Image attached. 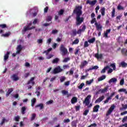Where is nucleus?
Wrapping results in <instances>:
<instances>
[{
    "mask_svg": "<svg viewBox=\"0 0 127 127\" xmlns=\"http://www.w3.org/2000/svg\"><path fill=\"white\" fill-rule=\"evenodd\" d=\"M82 5L76 6L75 9L73 10V13H75L76 15V25H80V24H81L84 21V17H80L82 13Z\"/></svg>",
    "mask_w": 127,
    "mask_h": 127,
    "instance_id": "f257e3e1",
    "label": "nucleus"
},
{
    "mask_svg": "<svg viewBox=\"0 0 127 127\" xmlns=\"http://www.w3.org/2000/svg\"><path fill=\"white\" fill-rule=\"evenodd\" d=\"M60 50L62 56H65L68 54V50L65 47L64 45L62 44L60 47Z\"/></svg>",
    "mask_w": 127,
    "mask_h": 127,
    "instance_id": "f03ea898",
    "label": "nucleus"
},
{
    "mask_svg": "<svg viewBox=\"0 0 127 127\" xmlns=\"http://www.w3.org/2000/svg\"><path fill=\"white\" fill-rule=\"evenodd\" d=\"M63 70L61 68L60 66H58L57 67H55L53 71L52 72V74H58V73H61Z\"/></svg>",
    "mask_w": 127,
    "mask_h": 127,
    "instance_id": "7ed1b4c3",
    "label": "nucleus"
},
{
    "mask_svg": "<svg viewBox=\"0 0 127 127\" xmlns=\"http://www.w3.org/2000/svg\"><path fill=\"white\" fill-rule=\"evenodd\" d=\"M115 108H116V106H115L114 105H113L111 106V107L109 108L108 111H107L106 113V116L108 117V116H110L111 114L114 112V110H115Z\"/></svg>",
    "mask_w": 127,
    "mask_h": 127,
    "instance_id": "20e7f679",
    "label": "nucleus"
},
{
    "mask_svg": "<svg viewBox=\"0 0 127 127\" xmlns=\"http://www.w3.org/2000/svg\"><path fill=\"white\" fill-rule=\"evenodd\" d=\"M35 28V26H32L31 27H29L28 26H25L23 27L22 31V32H26V31H28V30H31V29H34Z\"/></svg>",
    "mask_w": 127,
    "mask_h": 127,
    "instance_id": "39448f33",
    "label": "nucleus"
},
{
    "mask_svg": "<svg viewBox=\"0 0 127 127\" xmlns=\"http://www.w3.org/2000/svg\"><path fill=\"white\" fill-rule=\"evenodd\" d=\"M91 99V95H88L85 99L83 104H85L86 106H89L90 105V101L89 100Z\"/></svg>",
    "mask_w": 127,
    "mask_h": 127,
    "instance_id": "423d86ee",
    "label": "nucleus"
},
{
    "mask_svg": "<svg viewBox=\"0 0 127 127\" xmlns=\"http://www.w3.org/2000/svg\"><path fill=\"white\" fill-rule=\"evenodd\" d=\"M10 78L13 81H14L15 82H16V81H18V80H19V77H18V75H17L16 74H13L11 76Z\"/></svg>",
    "mask_w": 127,
    "mask_h": 127,
    "instance_id": "0eeeda50",
    "label": "nucleus"
},
{
    "mask_svg": "<svg viewBox=\"0 0 127 127\" xmlns=\"http://www.w3.org/2000/svg\"><path fill=\"white\" fill-rule=\"evenodd\" d=\"M98 0H93L92 1H90L89 0H87L86 1V4H90V5H95L96 3H97Z\"/></svg>",
    "mask_w": 127,
    "mask_h": 127,
    "instance_id": "6e6552de",
    "label": "nucleus"
},
{
    "mask_svg": "<svg viewBox=\"0 0 127 127\" xmlns=\"http://www.w3.org/2000/svg\"><path fill=\"white\" fill-rule=\"evenodd\" d=\"M115 95H116V92H113L110 96L108 97L105 101H104V104L109 103V101H110V100H112V98H113Z\"/></svg>",
    "mask_w": 127,
    "mask_h": 127,
    "instance_id": "1a4fd4ad",
    "label": "nucleus"
},
{
    "mask_svg": "<svg viewBox=\"0 0 127 127\" xmlns=\"http://www.w3.org/2000/svg\"><path fill=\"white\" fill-rule=\"evenodd\" d=\"M16 50V54H20V52H21V50H22V47H21V45H19L17 46Z\"/></svg>",
    "mask_w": 127,
    "mask_h": 127,
    "instance_id": "9d476101",
    "label": "nucleus"
},
{
    "mask_svg": "<svg viewBox=\"0 0 127 127\" xmlns=\"http://www.w3.org/2000/svg\"><path fill=\"white\" fill-rule=\"evenodd\" d=\"M104 99L105 96L102 95V96L99 97V98L95 101V103L97 104V103H101V102H102V101H103V100Z\"/></svg>",
    "mask_w": 127,
    "mask_h": 127,
    "instance_id": "9b49d317",
    "label": "nucleus"
},
{
    "mask_svg": "<svg viewBox=\"0 0 127 127\" xmlns=\"http://www.w3.org/2000/svg\"><path fill=\"white\" fill-rule=\"evenodd\" d=\"M121 53L123 56H126L127 57V49L123 48L121 50Z\"/></svg>",
    "mask_w": 127,
    "mask_h": 127,
    "instance_id": "f8f14e48",
    "label": "nucleus"
},
{
    "mask_svg": "<svg viewBox=\"0 0 127 127\" xmlns=\"http://www.w3.org/2000/svg\"><path fill=\"white\" fill-rule=\"evenodd\" d=\"M99 109H100V105H95L93 108V113H98V112H99Z\"/></svg>",
    "mask_w": 127,
    "mask_h": 127,
    "instance_id": "ddd939ff",
    "label": "nucleus"
},
{
    "mask_svg": "<svg viewBox=\"0 0 127 127\" xmlns=\"http://www.w3.org/2000/svg\"><path fill=\"white\" fill-rule=\"evenodd\" d=\"M95 25L98 31H99L100 29L101 30H102V29L103 28V27L102 26V25H101V24H98V22H96L95 23Z\"/></svg>",
    "mask_w": 127,
    "mask_h": 127,
    "instance_id": "4468645a",
    "label": "nucleus"
},
{
    "mask_svg": "<svg viewBox=\"0 0 127 127\" xmlns=\"http://www.w3.org/2000/svg\"><path fill=\"white\" fill-rule=\"evenodd\" d=\"M35 108L36 109L37 108H40V110H42L44 109V105H43V103H40L39 104H38L35 106Z\"/></svg>",
    "mask_w": 127,
    "mask_h": 127,
    "instance_id": "2eb2a0df",
    "label": "nucleus"
},
{
    "mask_svg": "<svg viewBox=\"0 0 127 127\" xmlns=\"http://www.w3.org/2000/svg\"><path fill=\"white\" fill-rule=\"evenodd\" d=\"M111 33V29H108L106 30V32L104 33V37H105L106 38H108V37H109L108 36V35L109 34V33Z\"/></svg>",
    "mask_w": 127,
    "mask_h": 127,
    "instance_id": "dca6fc26",
    "label": "nucleus"
},
{
    "mask_svg": "<svg viewBox=\"0 0 127 127\" xmlns=\"http://www.w3.org/2000/svg\"><path fill=\"white\" fill-rule=\"evenodd\" d=\"M78 102V99L76 97H73L71 100V103L72 104H74Z\"/></svg>",
    "mask_w": 127,
    "mask_h": 127,
    "instance_id": "f3484780",
    "label": "nucleus"
},
{
    "mask_svg": "<svg viewBox=\"0 0 127 127\" xmlns=\"http://www.w3.org/2000/svg\"><path fill=\"white\" fill-rule=\"evenodd\" d=\"M13 91V88H9L8 89L7 92L6 93V96L8 97L9 96V95H10V94H11L12 92Z\"/></svg>",
    "mask_w": 127,
    "mask_h": 127,
    "instance_id": "a211bd4d",
    "label": "nucleus"
},
{
    "mask_svg": "<svg viewBox=\"0 0 127 127\" xmlns=\"http://www.w3.org/2000/svg\"><path fill=\"white\" fill-rule=\"evenodd\" d=\"M31 107H34V105H35V103H36V98H33V99H32L31 100Z\"/></svg>",
    "mask_w": 127,
    "mask_h": 127,
    "instance_id": "6ab92c4d",
    "label": "nucleus"
},
{
    "mask_svg": "<svg viewBox=\"0 0 127 127\" xmlns=\"http://www.w3.org/2000/svg\"><path fill=\"white\" fill-rule=\"evenodd\" d=\"M87 64H88V62H87V61H84L80 65V67L81 68H83V67H85V66H86V65H87Z\"/></svg>",
    "mask_w": 127,
    "mask_h": 127,
    "instance_id": "aec40b11",
    "label": "nucleus"
},
{
    "mask_svg": "<svg viewBox=\"0 0 127 127\" xmlns=\"http://www.w3.org/2000/svg\"><path fill=\"white\" fill-rule=\"evenodd\" d=\"M10 54L9 52H7L6 54L4 56V61H6L8 59V56Z\"/></svg>",
    "mask_w": 127,
    "mask_h": 127,
    "instance_id": "412c9836",
    "label": "nucleus"
},
{
    "mask_svg": "<svg viewBox=\"0 0 127 127\" xmlns=\"http://www.w3.org/2000/svg\"><path fill=\"white\" fill-rule=\"evenodd\" d=\"M116 82H118V79L116 78H112L109 81V83L111 84V83H116Z\"/></svg>",
    "mask_w": 127,
    "mask_h": 127,
    "instance_id": "4be33fe9",
    "label": "nucleus"
},
{
    "mask_svg": "<svg viewBox=\"0 0 127 127\" xmlns=\"http://www.w3.org/2000/svg\"><path fill=\"white\" fill-rule=\"evenodd\" d=\"M109 68H110V66H109V65H107V66L104 67V68L101 71L100 73L101 74L106 73V70H107V69H109Z\"/></svg>",
    "mask_w": 127,
    "mask_h": 127,
    "instance_id": "5701e85b",
    "label": "nucleus"
},
{
    "mask_svg": "<svg viewBox=\"0 0 127 127\" xmlns=\"http://www.w3.org/2000/svg\"><path fill=\"white\" fill-rule=\"evenodd\" d=\"M105 10H106V8H105L104 7L101 8L100 11H101V15H102V16H104V15H105Z\"/></svg>",
    "mask_w": 127,
    "mask_h": 127,
    "instance_id": "b1692460",
    "label": "nucleus"
},
{
    "mask_svg": "<svg viewBox=\"0 0 127 127\" xmlns=\"http://www.w3.org/2000/svg\"><path fill=\"white\" fill-rule=\"evenodd\" d=\"M118 92L119 93H122V92H123V93H125V94H127V89H125V88H121L120 89H119L118 90Z\"/></svg>",
    "mask_w": 127,
    "mask_h": 127,
    "instance_id": "393cba45",
    "label": "nucleus"
},
{
    "mask_svg": "<svg viewBox=\"0 0 127 127\" xmlns=\"http://www.w3.org/2000/svg\"><path fill=\"white\" fill-rule=\"evenodd\" d=\"M59 59L58 58H56L52 61L53 64H57L59 62Z\"/></svg>",
    "mask_w": 127,
    "mask_h": 127,
    "instance_id": "a878e982",
    "label": "nucleus"
},
{
    "mask_svg": "<svg viewBox=\"0 0 127 127\" xmlns=\"http://www.w3.org/2000/svg\"><path fill=\"white\" fill-rule=\"evenodd\" d=\"M25 111H26V107H22L21 109V112L22 115H24L25 114Z\"/></svg>",
    "mask_w": 127,
    "mask_h": 127,
    "instance_id": "bb28decb",
    "label": "nucleus"
},
{
    "mask_svg": "<svg viewBox=\"0 0 127 127\" xmlns=\"http://www.w3.org/2000/svg\"><path fill=\"white\" fill-rule=\"evenodd\" d=\"M52 48H50L47 50L44 51L43 53V54H44V53H46V55H48V54H49V52H50V51H52Z\"/></svg>",
    "mask_w": 127,
    "mask_h": 127,
    "instance_id": "cd10ccee",
    "label": "nucleus"
},
{
    "mask_svg": "<svg viewBox=\"0 0 127 127\" xmlns=\"http://www.w3.org/2000/svg\"><path fill=\"white\" fill-rule=\"evenodd\" d=\"M95 57L97 58V59H101L102 57H103V55H102V54L99 55L97 53L95 55Z\"/></svg>",
    "mask_w": 127,
    "mask_h": 127,
    "instance_id": "c85d7f7f",
    "label": "nucleus"
},
{
    "mask_svg": "<svg viewBox=\"0 0 127 127\" xmlns=\"http://www.w3.org/2000/svg\"><path fill=\"white\" fill-rule=\"evenodd\" d=\"M115 13H116V8L115 7H113L112 13H111L112 17H115Z\"/></svg>",
    "mask_w": 127,
    "mask_h": 127,
    "instance_id": "c756f323",
    "label": "nucleus"
},
{
    "mask_svg": "<svg viewBox=\"0 0 127 127\" xmlns=\"http://www.w3.org/2000/svg\"><path fill=\"white\" fill-rule=\"evenodd\" d=\"M121 65L123 68H125L126 67H127V64L125 62H122L121 63Z\"/></svg>",
    "mask_w": 127,
    "mask_h": 127,
    "instance_id": "7c9ffc66",
    "label": "nucleus"
},
{
    "mask_svg": "<svg viewBox=\"0 0 127 127\" xmlns=\"http://www.w3.org/2000/svg\"><path fill=\"white\" fill-rule=\"evenodd\" d=\"M10 34H11L10 32H8L7 33H6L5 34H3L2 35V36H3V37H8V36H9V35H10Z\"/></svg>",
    "mask_w": 127,
    "mask_h": 127,
    "instance_id": "2f4dec72",
    "label": "nucleus"
},
{
    "mask_svg": "<svg viewBox=\"0 0 127 127\" xmlns=\"http://www.w3.org/2000/svg\"><path fill=\"white\" fill-rule=\"evenodd\" d=\"M95 41H96V38L94 37L90 40H88V42H89V43H94Z\"/></svg>",
    "mask_w": 127,
    "mask_h": 127,
    "instance_id": "473e14b6",
    "label": "nucleus"
},
{
    "mask_svg": "<svg viewBox=\"0 0 127 127\" xmlns=\"http://www.w3.org/2000/svg\"><path fill=\"white\" fill-rule=\"evenodd\" d=\"M117 9H118V10H124V9H125V8H124V7L122 6V5L119 4L117 6Z\"/></svg>",
    "mask_w": 127,
    "mask_h": 127,
    "instance_id": "72a5a7b5",
    "label": "nucleus"
},
{
    "mask_svg": "<svg viewBox=\"0 0 127 127\" xmlns=\"http://www.w3.org/2000/svg\"><path fill=\"white\" fill-rule=\"evenodd\" d=\"M34 79H35V77H32L31 78V79L29 80V81L27 82V85H29V84H31V82H33L34 81Z\"/></svg>",
    "mask_w": 127,
    "mask_h": 127,
    "instance_id": "f704fd0d",
    "label": "nucleus"
},
{
    "mask_svg": "<svg viewBox=\"0 0 127 127\" xmlns=\"http://www.w3.org/2000/svg\"><path fill=\"white\" fill-rule=\"evenodd\" d=\"M104 79H106V75H102L98 78V81H103V80H104Z\"/></svg>",
    "mask_w": 127,
    "mask_h": 127,
    "instance_id": "c9c22d12",
    "label": "nucleus"
},
{
    "mask_svg": "<svg viewBox=\"0 0 127 127\" xmlns=\"http://www.w3.org/2000/svg\"><path fill=\"white\" fill-rule=\"evenodd\" d=\"M108 91V87H105L103 89H101V93L103 94L104 93H106Z\"/></svg>",
    "mask_w": 127,
    "mask_h": 127,
    "instance_id": "e433bc0d",
    "label": "nucleus"
},
{
    "mask_svg": "<svg viewBox=\"0 0 127 127\" xmlns=\"http://www.w3.org/2000/svg\"><path fill=\"white\" fill-rule=\"evenodd\" d=\"M70 61V58H65L64 60L63 61L64 63H66L68 62V61Z\"/></svg>",
    "mask_w": 127,
    "mask_h": 127,
    "instance_id": "4c0bfd02",
    "label": "nucleus"
},
{
    "mask_svg": "<svg viewBox=\"0 0 127 127\" xmlns=\"http://www.w3.org/2000/svg\"><path fill=\"white\" fill-rule=\"evenodd\" d=\"M35 118H36V114H33L31 118V121H34L35 120Z\"/></svg>",
    "mask_w": 127,
    "mask_h": 127,
    "instance_id": "58836bf2",
    "label": "nucleus"
},
{
    "mask_svg": "<svg viewBox=\"0 0 127 127\" xmlns=\"http://www.w3.org/2000/svg\"><path fill=\"white\" fill-rule=\"evenodd\" d=\"M92 82H94V79L86 81V84H87L88 85H91Z\"/></svg>",
    "mask_w": 127,
    "mask_h": 127,
    "instance_id": "ea45409f",
    "label": "nucleus"
},
{
    "mask_svg": "<svg viewBox=\"0 0 127 127\" xmlns=\"http://www.w3.org/2000/svg\"><path fill=\"white\" fill-rule=\"evenodd\" d=\"M79 43V39H76L73 42L72 45H74V44H78Z\"/></svg>",
    "mask_w": 127,
    "mask_h": 127,
    "instance_id": "a19ab883",
    "label": "nucleus"
},
{
    "mask_svg": "<svg viewBox=\"0 0 127 127\" xmlns=\"http://www.w3.org/2000/svg\"><path fill=\"white\" fill-rule=\"evenodd\" d=\"M122 107L123 108L120 109L121 111H123V110H126V109H127V104H126V105L123 104Z\"/></svg>",
    "mask_w": 127,
    "mask_h": 127,
    "instance_id": "79ce46f5",
    "label": "nucleus"
},
{
    "mask_svg": "<svg viewBox=\"0 0 127 127\" xmlns=\"http://www.w3.org/2000/svg\"><path fill=\"white\" fill-rule=\"evenodd\" d=\"M66 80V77L65 76H62L60 79V81L62 83V82H64Z\"/></svg>",
    "mask_w": 127,
    "mask_h": 127,
    "instance_id": "37998d69",
    "label": "nucleus"
},
{
    "mask_svg": "<svg viewBox=\"0 0 127 127\" xmlns=\"http://www.w3.org/2000/svg\"><path fill=\"white\" fill-rule=\"evenodd\" d=\"M84 86H85V83H81L80 85L78 86V89H79L80 90H82Z\"/></svg>",
    "mask_w": 127,
    "mask_h": 127,
    "instance_id": "c03bdc74",
    "label": "nucleus"
},
{
    "mask_svg": "<svg viewBox=\"0 0 127 127\" xmlns=\"http://www.w3.org/2000/svg\"><path fill=\"white\" fill-rule=\"evenodd\" d=\"M110 66L113 67V70H116V63H114L113 64H110Z\"/></svg>",
    "mask_w": 127,
    "mask_h": 127,
    "instance_id": "a18cd8bd",
    "label": "nucleus"
},
{
    "mask_svg": "<svg viewBox=\"0 0 127 127\" xmlns=\"http://www.w3.org/2000/svg\"><path fill=\"white\" fill-rule=\"evenodd\" d=\"M71 126L74 127H77V122L76 121H72L71 122Z\"/></svg>",
    "mask_w": 127,
    "mask_h": 127,
    "instance_id": "49530a36",
    "label": "nucleus"
},
{
    "mask_svg": "<svg viewBox=\"0 0 127 127\" xmlns=\"http://www.w3.org/2000/svg\"><path fill=\"white\" fill-rule=\"evenodd\" d=\"M64 13V10L63 9H61L59 12H58V14L59 15H62Z\"/></svg>",
    "mask_w": 127,
    "mask_h": 127,
    "instance_id": "de8ad7c7",
    "label": "nucleus"
},
{
    "mask_svg": "<svg viewBox=\"0 0 127 127\" xmlns=\"http://www.w3.org/2000/svg\"><path fill=\"white\" fill-rule=\"evenodd\" d=\"M84 48H86V47H89V43H88V41H86L84 42Z\"/></svg>",
    "mask_w": 127,
    "mask_h": 127,
    "instance_id": "09e8293b",
    "label": "nucleus"
},
{
    "mask_svg": "<svg viewBox=\"0 0 127 127\" xmlns=\"http://www.w3.org/2000/svg\"><path fill=\"white\" fill-rule=\"evenodd\" d=\"M51 20H52V16H48L47 18V21L48 22L49 21H51Z\"/></svg>",
    "mask_w": 127,
    "mask_h": 127,
    "instance_id": "8fccbe9b",
    "label": "nucleus"
},
{
    "mask_svg": "<svg viewBox=\"0 0 127 127\" xmlns=\"http://www.w3.org/2000/svg\"><path fill=\"white\" fill-rule=\"evenodd\" d=\"M124 84H125V79L124 78H123L120 81V85H121V86H123V85H124Z\"/></svg>",
    "mask_w": 127,
    "mask_h": 127,
    "instance_id": "3c124183",
    "label": "nucleus"
},
{
    "mask_svg": "<svg viewBox=\"0 0 127 127\" xmlns=\"http://www.w3.org/2000/svg\"><path fill=\"white\" fill-rule=\"evenodd\" d=\"M19 119H20V118L19 117V116H16L14 118V120L15 122H19Z\"/></svg>",
    "mask_w": 127,
    "mask_h": 127,
    "instance_id": "603ef678",
    "label": "nucleus"
},
{
    "mask_svg": "<svg viewBox=\"0 0 127 127\" xmlns=\"http://www.w3.org/2000/svg\"><path fill=\"white\" fill-rule=\"evenodd\" d=\"M53 103V100H51L46 102L47 105H51Z\"/></svg>",
    "mask_w": 127,
    "mask_h": 127,
    "instance_id": "864d4df0",
    "label": "nucleus"
},
{
    "mask_svg": "<svg viewBox=\"0 0 127 127\" xmlns=\"http://www.w3.org/2000/svg\"><path fill=\"white\" fill-rule=\"evenodd\" d=\"M56 33H58V30H53L52 31V34H56Z\"/></svg>",
    "mask_w": 127,
    "mask_h": 127,
    "instance_id": "5fc2aeb1",
    "label": "nucleus"
},
{
    "mask_svg": "<svg viewBox=\"0 0 127 127\" xmlns=\"http://www.w3.org/2000/svg\"><path fill=\"white\" fill-rule=\"evenodd\" d=\"M62 93L63 95H68V92L66 90H62Z\"/></svg>",
    "mask_w": 127,
    "mask_h": 127,
    "instance_id": "6e6d98bb",
    "label": "nucleus"
},
{
    "mask_svg": "<svg viewBox=\"0 0 127 127\" xmlns=\"http://www.w3.org/2000/svg\"><path fill=\"white\" fill-rule=\"evenodd\" d=\"M89 113V110H86L84 112H83V116H87L88 115V113Z\"/></svg>",
    "mask_w": 127,
    "mask_h": 127,
    "instance_id": "4d7b16f0",
    "label": "nucleus"
},
{
    "mask_svg": "<svg viewBox=\"0 0 127 127\" xmlns=\"http://www.w3.org/2000/svg\"><path fill=\"white\" fill-rule=\"evenodd\" d=\"M95 22H96V18H93L90 21V23H91V24H93Z\"/></svg>",
    "mask_w": 127,
    "mask_h": 127,
    "instance_id": "13d9d810",
    "label": "nucleus"
},
{
    "mask_svg": "<svg viewBox=\"0 0 127 127\" xmlns=\"http://www.w3.org/2000/svg\"><path fill=\"white\" fill-rule=\"evenodd\" d=\"M0 27L1 28H6V24H0Z\"/></svg>",
    "mask_w": 127,
    "mask_h": 127,
    "instance_id": "bf43d9fd",
    "label": "nucleus"
},
{
    "mask_svg": "<svg viewBox=\"0 0 127 127\" xmlns=\"http://www.w3.org/2000/svg\"><path fill=\"white\" fill-rule=\"evenodd\" d=\"M63 67V68L65 69H67V68H69L70 66H69V64H65V65H64Z\"/></svg>",
    "mask_w": 127,
    "mask_h": 127,
    "instance_id": "052dcab7",
    "label": "nucleus"
},
{
    "mask_svg": "<svg viewBox=\"0 0 127 127\" xmlns=\"http://www.w3.org/2000/svg\"><path fill=\"white\" fill-rule=\"evenodd\" d=\"M48 9H49V7H48V6H47L44 8L45 13H46L48 12Z\"/></svg>",
    "mask_w": 127,
    "mask_h": 127,
    "instance_id": "680f3d73",
    "label": "nucleus"
},
{
    "mask_svg": "<svg viewBox=\"0 0 127 127\" xmlns=\"http://www.w3.org/2000/svg\"><path fill=\"white\" fill-rule=\"evenodd\" d=\"M64 123H70V119H64Z\"/></svg>",
    "mask_w": 127,
    "mask_h": 127,
    "instance_id": "e2e57ef3",
    "label": "nucleus"
},
{
    "mask_svg": "<svg viewBox=\"0 0 127 127\" xmlns=\"http://www.w3.org/2000/svg\"><path fill=\"white\" fill-rule=\"evenodd\" d=\"M74 74V70H73V68H71L69 71V75H73Z\"/></svg>",
    "mask_w": 127,
    "mask_h": 127,
    "instance_id": "0e129e2a",
    "label": "nucleus"
},
{
    "mask_svg": "<svg viewBox=\"0 0 127 127\" xmlns=\"http://www.w3.org/2000/svg\"><path fill=\"white\" fill-rule=\"evenodd\" d=\"M5 122V118H3L0 123L1 126H2V125L4 124Z\"/></svg>",
    "mask_w": 127,
    "mask_h": 127,
    "instance_id": "69168bd1",
    "label": "nucleus"
},
{
    "mask_svg": "<svg viewBox=\"0 0 127 127\" xmlns=\"http://www.w3.org/2000/svg\"><path fill=\"white\" fill-rule=\"evenodd\" d=\"M37 42L39 44H41V43H42V42H43V40L42 39H38L37 40Z\"/></svg>",
    "mask_w": 127,
    "mask_h": 127,
    "instance_id": "338daca9",
    "label": "nucleus"
},
{
    "mask_svg": "<svg viewBox=\"0 0 127 127\" xmlns=\"http://www.w3.org/2000/svg\"><path fill=\"white\" fill-rule=\"evenodd\" d=\"M53 56H54L53 55H49L47 57V59H51V58H52V57H53Z\"/></svg>",
    "mask_w": 127,
    "mask_h": 127,
    "instance_id": "774afa93",
    "label": "nucleus"
}]
</instances>
